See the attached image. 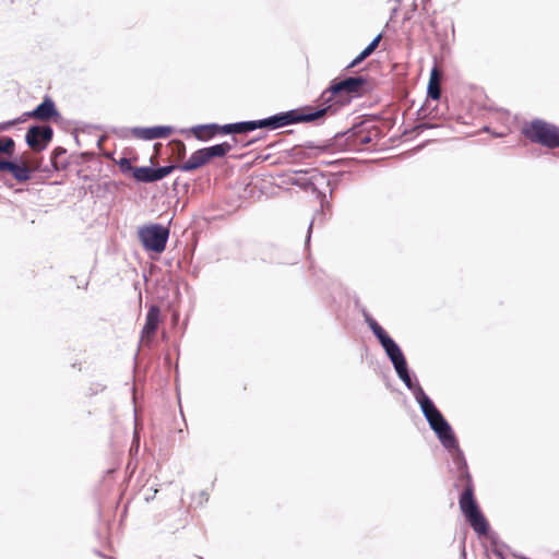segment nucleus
<instances>
[{
    "instance_id": "obj_40",
    "label": "nucleus",
    "mask_w": 559,
    "mask_h": 559,
    "mask_svg": "<svg viewBox=\"0 0 559 559\" xmlns=\"http://www.w3.org/2000/svg\"><path fill=\"white\" fill-rule=\"evenodd\" d=\"M361 314H362L365 321H366V318H372V316L365 308L361 309Z\"/></svg>"
},
{
    "instance_id": "obj_11",
    "label": "nucleus",
    "mask_w": 559,
    "mask_h": 559,
    "mask_svg": "<svg viewBox=\"0 0 559 559\" xmlns=\"http://www.w3.org/2000/svg\"><path fill=\"white\" fill-rule=\"evenodd\" d=\"M36 169L27 166L21 158H1L0 173H9L17 182H26L32 179Z\"/></svg>"
},
{
    "instance_id": "obj_35",
    "label": "nucleus",
    "mask_w": 559,
    "mask_h": 559,
    "mask_svg": "<svg viewBox=\"0 0 559 559\" xmlns=\"http://www.w3.org/2000/svg\"><path fill=\"white\" fill-rule=\"evenodd\" d=\"M437 127L436 124H431V123H428V122H420L418 124H416L414 128H413V131H423L425 129H431V128H435Z\"/></svg>"
},
{
    "instance_id": "obj_23",
    "label": "nucleus",
    "mask_w": 559,
    "mask_h": 559,
    "mask_svg": "<svg viewBox=\"0 0 559 559\" xmlns=\"http://www.w3.org/2000/svg\"><path fill=\"white\" fill-rule=\"evenodd\" d=\"M240 122V131L241 134H246L252 131H255L258 129H266L265 124V118L257 119V120H246V121H239Z\"/></svg>"
},
{
    "instance_id": "obj_4",
    "label": "nucleus",
    "mask_w": 559,
    "mask_h": 559,
    "mask_svg": "<svg viewBox=\"0 0 559 559\" xmlns=\"http://www.w3.org/2000/svg\"><path fill=\"white\" fill-rule=\"evenodd\" d=\"M288 183L296 186L306 192H311L320 201L321 206H324L326 201L325 189L331 186L329 175L317 169H296L292 170L288 177Z\"/></svg>"
},
{
    "instance_id": "obj_24",
    "label": "nucleus",
    "mask_w": 559,
    "mask_h": 559,
    "mask_svg": "<svg viewBox=\"0 0 559 559\" xmlns=\"http://www.w3.org/2000/svg\"><path fill=\"white\" fill-rule=\"evenodd\" d=\"M366 324L369 326L378 342L382 341L385 336L389 335V333L378 323L373 317L366 318Z\"/></svg>"
},
{
    "instance_id": "obj_38",
    "label": "nucleus",
    "mask_w": 559,
    "mask_h": 559,
    "mask_svg": "<svg viewBox=\"0 0 559 559\" xmlns=\"http://www.w3.org/2000/svg\"><path fill=\"white\" fill-rule=\"evenodd\" d=\"M312 226H313V221H311L308 226V231H307V236H306V245L307 246L309 245L310 239H311Z\"/></svg>"
},
{
    "instance_id": "obj_28",
    "label": "nucleus",
    "mask_w": 559,
    "mask_h": 559,
    "mask_svg": "<svg viewBox=\"0 0 559 559\" xmlns=\"http://www.w3.org/2000/svg\"><path fill=\"white\" fill-rule=\"evenodd\" d=\"M441 97L440 82H428L427 85V98L432 100H439Z\"/></svg>"
},
{
    "instance_id": "obj_9",
    "label": "nucleus",
    "mask_w": 559,
    "mask_h": 559,
    "mask_svg": "<svg viewBox=\"0 0 559 559\" xmlns=\"http://www.w3.org/2000/svg\"><path fill=\"white\" fill-rule=\"evenodd\" d=\"M329 108L331 107L322 106V104L320 103V105L317 107L306 105L286 111H281V114L283 116V122L285 127H287L297 123H309L318 121L323 117L328 116Z\"/></svg>"
},
{
    "instance_id": "obj_19",
    "label": "nucleus",
    "mask_w": 559,
    "mask_h": 559,
    "mask_svg": "<svg viewBox=\"0 0 559 559\" xmlns=\"http://www.w3.org/2000/svg\"><path fill=\"white\" fill-rule=\"evenodd\" d=\"M211 127H216V122L195 124L189 129V132H191L198 141L207 142L216 136V129H212Z\"/></svg>"
},
{
    "instance_id": "obj_18",
    "label": "nucleus",
    "mask_w": 559,
    "mask_h": 559,
    "mask_svg": "<svg viewBox=\"0 0 559 559\" xmlns=\"http://www.w3.org/2000/svg\"><path fill=\"white\" fill-rule=\"evenodd\" d=\"M207 163H209V160H207L206 154L202 147V148L194 151L185 163L180 164L179 170L186 171V173L193 171V170H197V169L203 167Z\"/></svg>"
},
{
    "instance_id": "obj_13",
    "label": "nucleus",
    "mask_w": 559,
    "mask_h": 559,
    "mask_svg": "<svg viewBox=\"0 0 559 559\" xmlns=\"http://www.w3.org/2000/svg\"><path fill=\"white\" fill-rule=\"evenodd\" d=\"M131 132L138 139L152 141L168 138L173 134L174 128L171 126L134 127Z\"/></svg>"
},
{
    "instance_id": "obj_21",
    "label": "nucleus",
    "mask_w": 559,
    "mask_h": 559,
    "mask_svg": "<svg viewBox=\"0 0 559 559\" xmlns=\"http://www.w3.org/2000/svg\"><path fill=\"white\" fill-rule=\"evenodd\" d=\"M67 150L62 146H57L51 151L50 154V163L53 170L59 171L61 169H66L69 166V162L63 158Z\"/></svg>"
},
{
    "instance_id": "obj_48",
    "label": "nucleus",
    "mask_w": 559,
    "mask_h": 559,
    "mask_svg": "<svg viewBox=\"0 0 559 559\" xmlns=\"http://www.w3.org/2000/svg\"><path fill=\"white\" fill-rule=\"evenodd\" d=\"M332 193H333V188L330 189V192H329L330 197L332 195Z\"/></svg>"
},
{
    "instance_id": "obj_32",
    "label": "nucleus",
    "mask_w": 559,
    "mask_h": 559,
    "mask_svg": "<svg viewBox=\"0 0 559 559\" xmlns=\"http://www.w3.org/2000/svg\"><path fill=\"white\" fill-rule=\"evenodd\" d=\"M106 389V385L103 383H92L90 388V394L95 395L99 392H103Z\"/></svg>"
},
{
    "instance_id": "obj_42",
    "label": "nucleus",
    "mask_w": 559,
    "mask_h": 559,
    "mask_svg": "<svg viewBox=\"0 0 559 559\" xmlns=\"http://www.w3.org/2000/svg\"><path fill=\"white\" fill-rule=\"evenodd\" d=\"M177 144L180 146L181 151L185 152V143L180 140L177 141Z\"/></svg>"
},
{
    "instance_id": "obj_16",
    "label": "nucleus",
    "mask_w": 559,
    "mask_h": 559,
    "mask_svg": "<svg viewBox=\"0 0 559 559\" xmlns=\"http://www.w3.org/2000/svg\"><path fill=\"white\" fill-rule=\"evenodd\" d=\"M325 150L324 145H318L312 141H307L305 144L295 145L288 152L287 155L295 162L301 163L307 158H311L314 156L313 151L323 152Z\"/></svg>"
},
{
    "instance_id": "obj_26",
    "label": "nucleus",
    "mask_w": 559,
    "mask_h": 559,
    "mask_svg": "<svg viewBox=\"0 0 559 559\" xmlns=\"http://www.w3.org/2000/svg\"><path fill=\"white\" fill-rule=\"evenodd\" d=\"M265 124L267 130H277L284 128L283 116L281 112H276L265 118Z\"/></svg>"
},
{
    "instance_id": "obj_3",
    "label": "nucleus",
    "mask_w": 559,
    "mask_h": 559,
    "mask_svg": "<svg viewBox=\"0 0 559 559\" xmlns=\"http://www.w3.org/2000/svg\"><path fill=\"white\" fill-rule=\"evenodd\" d=\"M393 369L397 378L404 383L407 390L413 393L415 401L428 424L443 415L429 395L424 391L417 380V377L411 372L407 362Z\"/></svg>"
},
{
    "instance_id": "obj_43",
    "label": "nucleus",
    "mask_w": 559,
    "mask_h": 559,
    "mask_svg": "<svg viewBox=\"0 0 559 559\" xmlns=\"http://www.w3.org/2000/svg\"><path fill=\"white\" fill-rule=\"evenodd\" d=\"M399 7H394L391 11V17L396 14Z\"/></svg>"
},
{
    "instance_id": "obj_45",
    "label": "nucleus",
    "mask_w": 559,
    "mask_h": 559,
    "mask_svg": "<svg viewBox=\"0 0 559 559\" xmlns=\"http://www.w3.org/2000/svg\"><path fill=\"white\" fill-rule=\"evenodd\" d=\"M74 140H75L76 144L80 145V140H79L78 134L74 135Z\"/></svg>"
},
{
    "instance_id": "obj_46",
    "label": "nucleus",
    "mask_w": 559,
    "mask_h": 559,
    "mask_svg": "<svg viewBox=\"0 0 559 559\" xmlns=\"http://www.w3.org/2000/svg\"><path fill=\"white\" fill-rule=\"evenodd\" d=\"M179 181L178 179L174 182V189H176V187L178 186Z\"/></svg>"
},
{
    "instance_id": "obj_5",
    "label": "nucleus",
    "mask_w": 559,
    "mask_h": 559,
    "mask_svg": "<svg viewBox=\"0 0 559 559\" xmlns=\"http://www.w3.org/2000/svg\"><path fill=\"white\" fill-rule=\"evenodd\" d=\"M429 428L435 432L441 445L451 453L453 465L456 472L467 468V462L464 452L459 445L457 438L450 423L443 415L428 424Z\"/></svg>"
},
{
    "instance_id": "obj_1",
    "label": "nucleus",
    "mask_w": 559,
    "mask_h": 559,
    "mask_svg": "<svg viewBox=\"0 0 559 559\" xmlns=\"http://www.w3.org/2000/svg\"><path fill=\"white\" fill-rule=\"evenodd\" d=\"M371 90L367 76H347L343 80L334 79L321 93L319 102L322 106H330L328 115H335L344 106L348 105L354 97H361Z\"/></svg>"
},
{
    "instance_id": "obj_29",
    "label": "nucleus",
    "mask_w": 559,
    "mask_h": 559,
    "mask_svg": "<svg viewBox=\"0 0 559 559\" xmlns=\"http://www.w3.org/2000/svg\"><path fill=\"white\" fill-rule=\"evenodd\" d=\"M118 166H119L120 171L122 174H131L132 177H134V168H135V166H132L131 160L128 157H121L118 160Z\"/></svg>"
},
{
    "instance_id": "obj_20",
    "label": "nucleus",
    "mask_w": 559,
    "mask_h": 559,
    "mask_svg": "<svg viewBox=\"0 0 559 559\" xmlns=\"http://www.w3.org/2000/svg\"><path fill=\"white\" fill-rule=\"evenodd\" d=\"M134 180L138 182L152 183L156 182L155 167L153 166H135Z\"/></svg>"
},
{
    "instance_id": "obj_47",
    "label": "nucleus",
    "mask_w": 559,
    "mask_h": 559,
    "mask_svg": "<svg viewBox=\"0 0 559 559\" xmlns=\"http://www.w3.org/2000/svg\"><path fill=\"white\" fill-rule=\"evenodd\" d=\"M160 145H162L160 143H155L154 148H156L157 146H160Z\"/></svg>"
},
{
    "instance_id": "obj_2",
    "label": "nucleus",
    "mask_w": 559,
    "mask_h": 559,
    "mask_svg": "<svg viewBox=\"0 0 559 559\" xmlns=\"http://www.w3.org/2000/svg\"><path fill=\"white\" fill-rule=\"evenodd\" d=\"M459 485L463 486L459 497V507L463 516L476 534L487 536L490 532V525L475 498L474 483L468 467L457 472L455 487Z\"/></svg>"
},
{
    "instance_id": "obj_14",
    "label": "nucleus",
    "mask_w": 559,
    "mask_h": 559,
    "mask_svg": "<svg viewBox=\"0 0 559 559\" xmlns=\"http://www.w3.org/2000/svg\"><path fill=\"white\" fill-rule=\"evenodd\" d=\"M160 323V308L153 304L148 307L145 323L141 331V338L150 342L156 334Z\"/></svg>"
},
{
    "instance_id": "obj_17",
    "label": "nucleus",
    "mask_w": 559,
    "mask_h": 559,
    "mask_svg": "<svg viewBox=\"0 0 559 559\" xmlns=\"http://www.w3.org/2000/svg\"><path fill=\"white\" fill-rule=\"evenodd\" d=\"M239 144V140L236 136L230 138V141H224L211 146L203 147L209 163L213 158L225 157L236 145Z\"/></svg>"
},
{
    "instance_id": "obj_44",
    "label": "nucleus",
    "mask_w": 559,
    "mask_h": 559,
    "mask_svg": "<svg viewBox=\"0 0 559 559\" xmlns=\"http://www.w3.org/2000/svg\"><path fill=\"white\" fill-rule=\"evenodd\" d=\"M419 114H421V115H423V117H426V116H427V114L425 112L424 107H421V108L419 109Z\"/></svg>"
},
{
    "instance_id": "obj_6",
    "label": "nucleus",
    "mask_w": 559,
    "mask_h": 559,
    "mask_svg": "<svg viewBox=\"0 0 559 559\" xmlns=\"http://www.w3.org/2000/svg\"><path fill=\"white\" fill-rule=\"evenodd\" d=\"M523 134L533 143L547 148L559 147V127L535 118L523 128Z\"/></svg>"
},
{
    "instance_id": "obj_7",
    "label": "nucleus",
    "mask_w": 559,
    "mask_h": 559,
    "mask_svg": "<svg viewBox=\"0 0 559 559\" xmlns=\"http://www.w3.org/2000/svg\"><path fill=\"white\" fill-rule=\"evenodd\" d=\"M170 230L168 227L152 223L139 228L138 236L143 249L147 252L162 253L166 249Z\"/></svg>"
},
{
    "instance_id": "obj_25",
    "label": "nucleus",
    "mask_w": 559,
    "mask_h": 559,
    "mask_svg": "<svg viewBox=\"0 0 559 559\" xmlns=\"http://www.w3.org/2000/svg\"><path fill=\"white\" fill-rule=\"evenodd\" d=\"M15 150V142L11 136H0V155L12 156Z\"/></svg>"
},
{
    "instance_id": "obj_27",
    "label": "nucleus",
    "mask_w": 559,
    "mask_h": 559,
    "mask_svg": "<svg viewBox=\"0 0 559 559\" xmlns=\"http://www.w3.org/2000/svg\"><path fill=\"white\" fill-rule=\"evenodd\" d=\"M179 166H180V164H169V165L155 167L157 181L164 179L165 177L170 175L174 170H176V169L179 170Z\"/></svg>"
},
{
    "instance_id": "obj_39",
    "label": "nucleus",
    "mask_w": 559,
    "mask_h": 559,
    "mask_svg": "<svg viewBox=\"0 0 559 559\" xmlns=\"http://www.w3.org/2000/svg\"><path fill=\"white\" fill-rule=\"evenodd\" d=\"M492 554H493L496 557H498L499 559H507V558H506V556H504V554H503V551H502L500 548H498V547H495V548L492 549Z\"/></svg>"
},
{
    "instance_id": "obj_34",
    "label": "nucleus",
    "mask_w": 559,
    "mask_h": 559,
    "mask_svg": "<svg viewBox=\"0 0 559 559\" xmlns=\"http://www.w3.org/2000/svg\"><path fill=\"white\" fill-rule=\"evenodd\" d=\"M440 82V72L437 68V66H433V68L430 71V76L428 82Z\"/></svg>"
},
{
    "instance_id": "obj_49",
    "label": "nucleus",
    "mask_w": 559,
    "mask_h": 559,
    "mask_svg": "<svg viewBox=\"0 0 559 559\" xmlns=\"http://www.w3.org/2000/svg\"><path fill=\"white\" fill-rule=\"evenodd\" d=\"M396 2H397V3H400V2H401V0H396Z\"/></svg>"
},
{
    "instance_id": "obj_30",
    "label": "nucleus",
    "mask_w": 559,
    "mask_h": 559,
    "mask_svg": "<svg viewBox=\"0 0 559 559\" xmlns=\"http://www.w3.org/2000/svg\"><path fill=\"white\" fill-rule=\"evenodd\" d=\"M382 38V33L378 34L364 49L362 52L369 57L378 48Z\"/></svg>"
},
{
    "instance_id": "obj_10",
    "label": "nucleus",
    "mask_w": 559,
    "mask_h": 559,
    "mask_svg": "<svg viewBox=\"0 0 559 559\" xmlns=\"http://www.w3.org/2000/svg\"><path fill=\"white\" fill-rule=\"evenodd\" d=\"M53 138V129L49 124H32L25 133V142L34 152L47 148Z\"/></svg>"
},
{
    "instance_id": "obj_33",
    "label": "nucleus",
    "mask_w": 559,
    "mask_h": 559,
    "mask_svg": "<svg viewBox=\"0 0 559 559\" xmlns=\"http://www.w3.org/2000/svg\"><path fill=\"white\" fill-rule=\"evenodd\" d=\"M28 118H33V110L23 112L20 117L14 118L15 124L24 123Z\"/></svg>"
},
{
    "instance_id": "obj_22",
    "label": "nucleus",
    "mask_w": 559,
    "mask_h": 559,
    "mask_svg": "<svg viewBox=\"0 0 559 559\" xmlns=\"http://www.w3.org/2000/svg\"><path fill=\"white\" fill-rule=\"evenodd\" d=\"M240 122H230L225 124L216 123V127H211L212 129H216V135H231L236 136V134H241L240 131Z\"/></svg>"
},
{
    "instance_id": "obj_12",
    "label": "nucleus",
    "mask_w": 559,
    "mask_h": 559,
    "mask_svg": "<svg viewBox=\"0 0 559 559\" xmlns=\"http://www.w3.org/2000/svg\"><path fill=\"white\" fill-rule=\"evenodd\" d=\"M60 118L61 115L56 106L55 100L48 95L44 96L41 103H39L33 109V119L56 122Z\"/></svg>"
},
{
    "instance_id": "obj_36",
    "label": "nucleus",
    "mask_w": 559,
    "mask_h": 559,
    "mask_svg": "<svg viewBox=\"0 0 559 559\" xmlns=\"http://www.w3.org/2000/svg\"><path fill=\"white\" fill-rule=\"evenodd\" d=\"M13 126H15V121L13 119L4 121V122H0V132L9 130Z\"/></svg>"
},
{
    "instance_id": "obj_8",
    "label": "nucleus",
    "mask_w": 559,
    "mask_h": 559,
    "mask_svg": "<svg viewBox=\"0 0 559 559\" xmlns=\"http://www.w3.org/2000/svg\"><path fill=\"white\" fill-rule=\"evenodd\" d=\"M334 139L343 150L358 152L373 141V135L366 123L360 122L344 132L336 133Z\"/></svg>"
},
{
    "instance_id": "obj_15",
    "label": "nucleus",
    "mask_w": 559,
    "mask_h": 559,
    "mask_svg": "<svg viewBox=\"0 0 559 559\" xmlns=\"http://www.w3.org/2000/svg\"><path fill=\"white\" fill-rule=\"evenodd\" d=\"M379 343L383 348L388 359L392 364L393 368H396L407 362L401 346L390 335L385 336Z\"/></svg>"
},
{
    "instance_id": "obj_31",
    "label": "nucleus",
    "mask_w": 559,
    "mask_h": 559,
    "mask_svg": "<svg viewBox=\"0 0 559 559\" xmlns=\"http://www.w3.org/2000/svg\"><path fill=\"white\" fill-rule=\"evenodd\" d=\"M368 57L362 52L360 51L359 55H357L346 67H345V70H349V69H353L355 67H357L358 64H360L365 59H367Z\"/></svg>"
},
{
    "instance_id": "obj_37",
    "label": "nucleus",
    "mask_w": 559,
    "mask_h": 559,
    "mask_svg": "<svg viewBox=\"0 0 559 559\" xmlns=\"http://www.w3.org/2000/svg\"><path fill=\"white\" fill-rule=\"evenodd\" d=\"M209 500V493L206 490H202L199 492V504H203L204 502H207Z\"/></svg>"
},
{
    "instance_id": "obj_41",
    "label": "nucleus",
    "mask_w": 559,
    "mask_h": 559,
    "mask_svg": "<svg viewBox=\"0 0 559 559\" xmlns=\"http://www.w3.org/2000/svg\"><path fill=\"white\" fill-rule=\"evenodd\" d=\"M254 142H257V139L250 140L248 142H243V143H241V147H247V146L253 144Z\"/></svg>"
}]
</instances>
